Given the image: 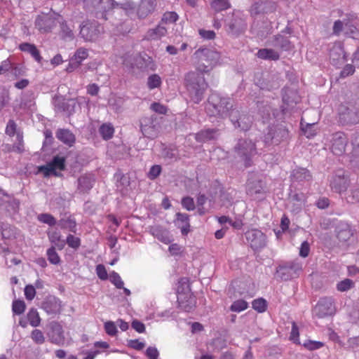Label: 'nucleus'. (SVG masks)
Masks as SVG:
<instances>
[{
    "label": "nucleus",
    "instance_id": "obj_28",
    "mask_svg": "<svg viewBox=\"0 0 359 359\" xmlns=\"http://www.w3.org/2000/svg\"><path fill=\"white\" fill-rule=\"evenodd\" d=\"M337 237L340 242L348 241L353 236V231L350 225L346 222H339L335 228Z\"/></svg>",
    "mask_w": 359,
    "mask_h": 359
},
{
    "label": "nucleus",
    "instance_id": "obj_37",
    "mask_svg": "<svg viewBox=\"0 0 359 359\" xmlns=\"http://www.w3.org/2000/svg\"><path fill=\"white\" fill-rule=\"evenodd\" d=\"M257 56L262 60L276 61L280 58V53L276 49L262 48L258 50Z\"/></svg>",
    "mask_w": 359,
    "mask_h": 359
},
{
    "label": "nucleus",
    "instance_id": "obj_7",
    "mask_svg": "<svg viewBox=\"0 0 359 359\" xmlns=\"http://www.w3.org/2000/svg\"><path fill=\"white\" fill-rule=\"evenodd\" d=\"M339 123L343 126L359 123V109L354 105H341L338 109Z\"/></svg>",
    "mask_w": 359,
    "mask_h": 359
},
{
    "label": "nucleus",
    "instance_id": "obj_5",
    "mask_svg": "<svg viewBox=\"0 0 359 359\" xmlns=\"http://www.w3.org/2000/svg\"><path fill=\"white\" fill-rule=\"evenodd\" d=\"M162 117L156 115L142 117L140 120V131L142 135L148 139L156 138L161 129Z\"/></svg>",
    "mask_w": 359,
    "mask_h": 359
},
{
    "label": "nucleus",
    "instance_id": "obj_10",
    "mask_svg": "<svg viewBox=\"0 0 359 359\" xmlns=\"http://www.w3.org/2000/svg\"><path fill=\"white\" fill-rule=\"evenodd\" d=\"M102 27L95 21H86L80 26V36L86 41H95L99 37Z\"/></svg>",
    "mask_w": 359,
    "mask_h": 359
},
{
    "label": "nucleus",
    "instance_id": "obj_13",
    "mask_svg": "<svg viewBox=\"0 0 359 359\" xmlns=\"http://www.w3.org/2000/svg\"><path fill=\"white\" fill-rule=\"evenodd\" d=\"M334 300L332 297H322L313 309V313L319 318H323L334 313Z\"/></svg>",
    "mask_w": 359,
    "mask_h": 359
},
{
    "label": "nucleus",
    "instance_id": "obj_33",
    "mask_svg": "<svg viewBox=\"0 0 359 359\" xmlns=\"http://www.w3.org/2000/svg\"><path fill=\"white\" fill-rule=\"evenodd\" d=\"M60 28L59 35L62 40L70 41L74 39V26L72 24H68L65 20L60 21Z\"/></svg>",
    "mask_w": 359,
    "mask_h": 359
},
{
    "label": "nucleus",
    "instance_id": "obj_39",
    "mask_svg": "<svg viewBox=\"0 0 359 359\" xmlns=\"http://www.w3.org/2000/svg\"><path fill=\"white\" fill-rule=\"evenodd\" d=\"M0 231L4 240H10L15 236V229L8 224H1Z\"/></svg>",
    "mask_w": 359,
    "mask_h": 359
},
{
    "label": "nucleus",
    "instance_id": "obj_40",
    "mask_svg": "<svg viewBox=\"0 0 359 359\" xmlns=\"http://www.w3.org/2000/svg\"><path fill=\"white\" fill-rule=\"evenodd\" d=\"M49 241L54 243L59 250H62L65 245V241L61 240V234L57 231H53L48 233Z\"/></svg>",
    "mask_w": 359,
    "mask_h": 359
},
{
    "label": "nucleus",
    "instance_id": "obj_9",
    "mask_svg": "<svg viewBox=\"0 0 359 359\" xmlns=\"http://www.w3.org/2000/svg\"><path fill=\"white\" fill-rule=\"evenodd\" d=\"M301 271L302 264L292 261L279 265L276 269V275L282 280H288L297 277Z\"/></svg>",
    "mask_w": 359,
    "mask_h": 359
},
{
    "label": "nucleus",
    "instance_id": "obj_53",
    "mask_svg": "<svg viewBox=\"0 0 359 359\" xmlns=\"http://www.w3.org/2000/svg\"><path fill=\"white\" fill-rule=\"evenodd\" d=\"M252 304V308L259 313L264 312L267 307L266 301L263 298L255 299Z\"/></svg>",
    "mask_w": 359,
    "mask_h": 359
},
{
    "label": "nucleus",
    "instance_id": "obj_42",
    "mask_svg": "<svg viewBox=\"0 0 359 359\" xmlns=\"http://www.w3.org/2000/svg\"><path fill=\"white\" fill-rule=\"evenodd\" d=\"M58 224L61 227V229H68L69 231L73 232V233H76V222L71 218L61 219L59 221Z\"/></svg>",
    "mask_w": 359,
    "mask_h": 359
},
{
    "label": "nucleus",
    "instance_id": "obj_26",
    "mask_svg": "<svg viewBox=\"0 0 359 359\" xmlns=\"http://www.w3.org/2000/svg\"><path fill=\"white\" fill-rule=\"evenodd\" d=\"M177 302L182 310L190 312L196 307V299L191 294H180L177 297Z\"/></svg>",
    "mask_w": 359,
    "mask_h": 359
},
{
    "label": "nucleus",
    "instance_id": "obj_63",
    "mask_svg": "<svg viewBox=\"0 0 359 359\" xmlns=\"http://www.w3.org/2000/svg\"><path fill=\"white\" fill-rule=\"evenodd\" d=\"M162 156L167 160L172 161L177 159V152L171 148H165L162 151Z\"/></svg>",
    "mask_w": 359,
    "mask_h": 359
},
{
    "label": "nucleus",
    "instance_id": "obj_51",
    "mask_svg": "<svg viewBox=\"0 0 359 359\" xmlns=\"http://www.w3.org/2000/svg\"><path fill=\"white\" fill-rule=\"evenodd\" d=\"M48 261L53 264H58L60 262V258L55 250V247H51L47 250L46 252Z\"/></svg>",
    "mask_w": 359,
    "mask_h": 359
},
{
    "label": "nucleus",
    "instance_id": "obj_32",
    "mask_svg": "<svg viewBox=\"0 0 359 359\" xmlns=\"http://www.w3.org/2000/svg\"><path fill=\"white\" fill-rule=\"evenodd\" d=\"M55 136L58 140L69 147H72L75 141L76 137L73 133L69 129L59 128L55 133Z\"/></svg>",
    "mask_w": 359,
    "mask_h": 359
},
{
    "label": "nucleus",
    "instance_id": "obj_60",
    "mask_svg": "<svg viewBox=\"0 0 359 359\" xmlns=\"http://www.w3.org/2000/svg\"><path fill=\"white\" fill-rule=\"evenodd\" d=\"M85 6L88 8H95L99 10L101 3H110L111 0H84Z\"/></svg>",
    "mask_w": 359,
    "mask_h": 359
},
{
    "label": "nucleus",
    "instance_id": "obj_34",
    "mask_svg": "<svg viewBox=\"0 0 359 359\" xmlns=\"http://www.w3.org/2000/svg\"><path fill=\"white\" fill-rule=\"evenodd\" d=\"M178 227L181 229L182 234L186 236L189 232V216L186 213L177 212L175 215Z\"/></svg>",
    "mask_w": 359,
    "mask_h": 359
},
{
    "label": "nucleus",
    "instance_id": "obj_16",
    "mask_svg": "<svg viewBox=\"0 0 359 359\" xmlns=\"http://www.w3.org/2000/svg\"><path fill=\"white\" fill-rule=\"evenodd\" d=\"M330 187L336 193L341 194L346 191L348 187V180L344 170H338L331 176Z\"/></svg>",
    "mask_w": 359,
    "mask_h": 359
},
{
    "label": "nucleus",
    "instance_id": "obj_46",
    "mask_svg": "<svg viewBox=\"0 0 359 359\" xmlns=\"http://www.w3.org/2000/svg\"><path fill=\"white\" fill-rule=\"evenodd\" d=\"M147 83L148 88L150 90H153L154 88L160 87L162 83V81L161 77L158 74H154L148 77Z\"/></svg>",
    "mask_w": 359,
    "mask_h": 359
},
{
    "label": "nucleus",
    "instance_id": "obj_18",
    "mask_svg": "<svg viewBox=\"0 0 359 359\" xmlns=\"http://www.w3.org/2000/svg\"><path fill=\"white\" fill-rule=\"evenodd\" d=\"M330 60L332 65L340 67L347 60L342 44L335 43L330 50Z\"/></svg>",
    "mask_w": 359,
    "mask_h": 359
},
{
    "label": "nucleus",
    "instance_id": "obj_1",
    "mask_svg": "<svg viewBox=\"0 0 359 359\" xmlns=\"http://www.w3.org/2000/svg\"><path fill=\"white\" fill-rule=\"evenodd\" d=\"M203 74L197 70L191 71L187 73L184 77V86L190 100L194 104H199L203 100L208 88V83L205 81Z\"/></svg>",
    "mask_w": 359,
    "mask_h": 359
},
{
    "label": "nucleus",
    "instance_id": "obj_35",
    "mask_svg": "<svg viewBox=\"0 0 359 359\" xmlns=\"http://www.w3.org/2000/svg\"><path fill=\"white\" fill-rule=\"evenodd\" d=\"M257 107L264 123H268L271 119V114L275 116L274 111L271 109V106L265 104L264 102H258Z\"/></svg>",
    "mask_w": 359,
    "mask_h": 359
},
{
    "label": "nucleus",
    "instance_id": "obj_27",
    "mask_svg": "<svg viewBox=\"0 0 359 359\" xmlns=\"http://www.w3.org/2000/svg\"><path fill=\"white\" fill-rule=\"evenodd\" d=\"M88 50L83 48L77 49L74 56L70 59L67 71L69 72H72L74 69L79 67L81 62L88 57Z\"/></svg>",
    "mask_w": 359,
    "mask_h": 359
},
{
    "label": "nucleus",
    "instance_id": "obj_6",
    "mask_svg": "<svg viewBox=\"0 0 359 359\" xmlns=\"http://www.w3.org/2000/svg\"><path fill=\"white\" fill-rule=\"evenodd\" d=\"M289 138L290 131L286 126L282 124L273 125L269 127L268 133L264 135V142L266 146L278 145Z\"/></svg>",
    "mask_w": 359,
    "mask_h": 359
},
{
    "label": "nucleus",
    "instance_id": "obj_30",
    "mask_svg": "<svg viewBox=\"0 0 359 359\" xmlns=\"http://www.w3.org/2000/svg\"><path fill=\"white\" fill-rule=\"evenodd\" d=\"M291 181L298 183L304 182H310L312 180V175L309 170L304 168H297L292 170L290 175Z\"/></svg>",
    "mask_w": 359,
    "mask_h": 359
},
{
    "label": "nucleus",
    "instance_id": "obj_22",
    "mask_svg": "<svg viewBox=\"0 0 359 359\" xmlns=\"http://www.w3.org/2000/svg\"><path fill=\"white\" fill-rule=\"evenodd\" d=\"M156 0H141L137 8V15L139 18L144 19L155 11Z\"/></svg>",
    "mask_w": 359,
    "mask_h": 359
},
{
    "label": "nucleus",
    "instance_id": "obj_38",
    "mask_svg": "<svg viewBox=\"0 0 359 359\" xmlns=\"http://www.w3.org/2000/svg\"><path fill=\"white\" fill-rule=\"evenodd\" d=\"M160 23L154 29H150L147 33V38L149 40H158L165 36L167 29Z\"/></svg>",
    "mask_w": 359,
    "mask_h": 359
},
{
    "label": "nucleus",
    "instance_id": "obj_20",
    "mask_svg": "<svg viewBox=\"0 0 359 359\" xmlns=\"http://www.w3.org/2000/svg\"><path fill=\"white\" fill-rule=\"evenodd\" d=\"M55 26V19L47 15H39L35 20V27L41 33L50 32Z\"/></svg>",
    "mask_w": 359,
    "mask_h": 359
},
{
    "label": "nucleus",
    "instance_id": "obj_64",
    "mask_svg": "<svg viewBox=\"0 0 359 359\" xmlns=\"http://www.w3.org/2000/svg\"><path fill=\"white\" fill-rule=\"evenodd\" d=\"M355 65L351 64L346 65L343 69L341 71L339 77L344 79L350 75L353 74V73L355 72Z\"/></svg>",
    "mask_w": 359,
    "mask_h": 359
},
{
    "label": "nucleus",
    "instance_id": "obj_2",
    "mask_svg": "<svg viewBox=\"0 0 359 359\" xmlns=\"http://www.w3.org/2000/svg\"><path fill=\"white\" fill-rule=\"evenodd\" d=\"M234 108V101L230 97L215 91L212 92L208 97L206 109L210 116L222 119L229 118Z\"/></svg>",
    "mask_w": 359,
    "mask_h": 359
},
{
    "label": "nucleus",
    "instance_id": "obj_21",
    "mask_svg": "<svg viewBox=\"0 0 359 359\" xmlns=\"http://www.w3.org/2000/svg\"><path fill=\"white\" fill-rule=\"evenodd\" d=\"M76 102L74 100L57 98L54 101L55 109L57 111L66 113L68 116L74 113Z\"/></svg>",
    "mask_w": 359,
    "mask_h": 359
},
{
    "label": "nucleus",
    "instance_id": "obj_59",
    "mask_svg": "<svg viewBox=\"0 0 359 359\" xmlns=\"http://www.w3.org/2000/svg\"><path fill=\"white\" fill-rule=\"evenodd\" d=\"M323 343L318 341L306 340L303 346L309 351H313L320 348L323 346Z\"/></svg>",
    "mask_w": 359,
    "mask_h": 359
},
{
    "label": "nucleus",
    "instance_id": "obj_43",
    "mask_svg": "<svg viewBox=\"0 0 359 359\" xmlns=\"http://www.w3.org/2000/svg\"><path fill=\"white\" fill-rule=\"evenodd\" d=\"M27 319L32 327H38L41 323V318L36 309H31L27 313Z\"/></svg>",
    "mask_w": 359,
    "mask_h": 359
},
{
    "label": "nucleus",
    "instance_id": "obj_17",
    "mask_svg": "<svg viewBox=\"0 0 359 359\" xmlns=\"http://www.w3.org/2000/svg\"><path fill=\"white\" fill-rule=\"evenodd\" d=\"M347 144L348 137L344 132L338 131L332 134L331 150L334 155H342L345 152Z\"/></svg>",
    "mask_w": 359,
    "mask_h": 359
},
{
    "label": "nucleus",
    "instance_id": "obj_24",
    "mask_svg": "<svg viewBox=\"0 0 359 359\" xmlns=\"http://www.w3.org/2000/svg\"><path fill=\"white\" fill-rule=\"evenodd\" d=\"M220 135L217 128H204L197 133L195 139L197 142L203 143L217 140Z\"/></svg>",
    "mask_w": 359,
    "mask_h": 359
},
{
    "label": "nucleus",
    "instance_id": "obj_23",
    "mask_svg": "<svg viewBox=\"0 0 359 359\" xmlns=\"http://www.w3.org/2000/svg\"><path fill=\"white\" fill-rule=\"evenodd\" d=\"M149 233L161 242L168 244L172 241V236L169 231L160 225L151 226L149 227Z\"/></svg>",
    "mask_w": 359,
    "mask_h": 359
},
{
    "label": "nucleus",
    "instance_id": "obj_12",
    "mask_svg": "<svg viewBox=\"0 0 359 359\" xmlns=\"http://www.w3.org/2000/svg\"><path fill=\"white\" fill-rule=\"evenodd\" d=\"M229 119L236 128L243 131L248 130L252 124V117L250 115L236 108L231 111Z\"/></svg>",
    "mask_w": 359,
    "mask_h": 359
},
{
    "label": "nucleus",
    "instance_id": "obj_52",
    "mask_svg": "<svg viewBox=\"0 0 359 359\" xmlns=\"http://www.w3.org/2000/svg\"><path fill=\"white\" fill-rule=\"evenodd\" d=\"M31 339L35 344L39 345H41L45 342V337L43 333L38 329L32 330L31 332Z\"/></svg>",
    "mask_w": 359,
    "mask_h": 359
},
{
    "label": "nucleus",
    "instance_id": "obj_61",
    "mask_svg": "<svg viewBox=\"0 0 359 359\" xmlns=\"http://www.w3.org/2000/svg\"><path fill=\"white\" fill-rule=\"evenodd\" d=\"M182 207L188 211L195 209V203L194 199L190 196L183 197L181 201Z\"/></svg>",
    "mask_w": 359,
    "mask_h": 359
},
{
    "label": "nucleus",
    "instance_id": "obj_50",
    "mask_svg": "<svg viewBox=\"0 0 359 359\" xmlns=\"http://www.w3.org/2000/svg\"><path fill=\"white\" fill-rule=\"evenodd\" d=\"M248 303L243 299H238L232 303L230 310L234 312H241L248 308Z\"/></svg>",
    "mask_w": 359,
    "mask_h": 359
},
{
    "label": "nucleus",
    "instance_id": "obj_8",
    "mask_svg": "<svg viewBox=\"0 0 359 359\" xmlns=\"http://www.w3.org/2000/svg\"><path fill=\"white\" fill-rule=\"evenodd\" d=\"M247 26L243 15L236 13L233 14L231 19L226 23L225 27L229 36L237 37L245 32Z\"/></svg>",
    "mask_w": 359,
    "mask_h": 359
},
{
    "label": "nucleus",
    "instance_id": "obj_19",
    "mask_svg": "<svg viewBox=\"0 0 359 359\" xmlns=\"http://www.w3.org/2000/svg\"><path fill=\"white\" fill-rule=\"evenodd\" d=\"M50 331L48 333L50 341L57 346H62L65 341L64 330L62 325L55 321L49 324Z\"/></svg>",
    "mask_w": 359,
    "mask_h": 359
},
{
    "label": "nucleus",
    "instance_id": "obj_4",
    "mask_svg": "<svg viewBox=\"0 0 359 359\" xmlns=\"http://www.w3.org/2000/svg\"><path fill=\"white\" fill-rule=\"evenodd\" d=\"M234 152L248 168L252 165V157L257 154L256 145L250 140L239 139L234 146Z\"/></svg>",
    "mask_w": 359,
    "mask_h": 359
},
{
    "label": "nucleus",
    "instance_id": "obj_56",
    "mask_svg": "<svg viewBox=\"0 0 359 359\" xmlns=\"http://www.w3.org/2000/svg\"><path fill=\"white\" fill-rule=\"evenodd\" d=\"M109 280L118 289L123 288V281L118 273L112 271L109 274Z\"/></svg>",
    "mask_w": 359,
    "mask_h": 359
},
{
    "label": "nucleus",
    "instance_id": "obj_54",
    "mask_svg": "<svg viewBox=\"0 0 359 359\" xmlns=\"http://www.w3.org/2000/svg\"><path fill=\"white\" fill-rule=\"evenodd\" d=\"M140 61H142L144 62V64H141L140 62H138V67L140 68V69H151V70H154L155 69V65L153 63V61H152V59L147 56V58L145 57H140L139 58Z\"/></svg>",
    "mask_w": 359,
    "mask_h": 359
},
{
    "label": "nucleus",
    "instance_id": "obj_57",
    "mask_svg": "<svg viewBox=\"0 0 359 359\" xmlns=\"http://www.w3.org/2000/svg\"><path fill=\"white\" fill-rule=\"evenodd\" d=\"M66 243L69 247L76 250L81 245V239L79 237L69 234L67 237Z\"/></svg>",
    "mask_w": 359,
    "mask_h": 359
},
{
    "label": "nucleus",
    "instance_id": "obj_58",
    "mask_svg": "<svg viewBox=\"0 0 359 359\" xmlns=\"http://www.w3.org/2000/svg\"><path fill=\"white\" fill-rule=\"evenodd\" d=\"M25 309V304L22 300H15L13 302L12 310L15 314L20 315Z\"/></svg>",
    "mask_w": 359,
    "mask_h": 359
},
{
    "label": "nucleus",
    "instance_id": "obj_45",
    "mask_svg": "<svg viewBox=\"0 0 359 359\" xmlns=\"http://www.w3.org/2000/svg\"><path fill=\"white\" fill-rule=\"evenodd\" d=\"M211 7L216 12H220L228 9L230 7V3L228 0H213L211 2Z\"/></svg>",
    "mask_w": 359,
    "mask_h": 359
},
{
    "label": "nucleus",
    "instance_id": "obj_41",
    "mask_svg": "<svg viewBox=\"0 0 359 359\" xmlns=\"http://www.w3.org/2000/svg\"><path fill=\"white\" fill-rule=\"evenodd\" d=\"M99 133L105 140H110L114 133V128L111 123H104L99 128Z\"/></svg>",
    "mask_w": 359,
    "mask_h": 359
},
{
    "label": "nucleus",
    "instance_id": "obj_48",
    "mask_svg": "<svg viewBox=\"0 0 359 359\" xmlns=\"http://www.w3.org/2000/svg\"><path fill=\"white\" fill-rule=\"evenodd\" d=\"M354 285L355 283L352 280L345 278L337 284V290L339 292H346L353 288Z\"/></svg>",
    "mask_w": 359,
    "mask_h": 359
},
{
    "label": "nucleus",
    "instance_id": "obj_29",
    "mask_svg": "<svg viewBox=\"0 0 359 359\" xmlns=\"http://www.w3.org/2000/svg\"><path fill=\"white\" fill-rule=\"evenodd\" d=\"M95 179L91 174H85L78 178L77 189L80 193H88L93 187Z\"/></svg>",
    "mask_w": 359,
    "mask_h": 359
},
{
    "label": "nucleus",
    "instance_id": "obj_62",
    "mask_svg": "<svg viewBox=\"0 0 359 359\" xmlns=\"http://www.w3.org/2000/svg\"><path fill=\"white\" fill-rule=\"evenodd\" d=\"M106 333L109 336H115L117 333V328L113 321H107L104 325Z\"/></svg>",
    "mask_w": 359,
    "mask_h": 359
},
{
    "label": "nucleus",
    "instance_id": "obj_14",
    "mask_svg": "<svg viewBox=\"0 0 359 359\" xmlns=\"http://www.w3.org/2000/svg\"><path fill=\"white\" fill-rule=\"evenodd\" d=\"M245 238L254 251H260L266 245V237L260 230L251 229L245 233Z\"/></svg>",
    "mask_w": 359,
    "mask_h": 359
},
{
    "label": "nucleus",
    "instance_id": "obj_15",
    "mask_svg": "<svg viewBox=\"0 0 359 359\" xmlns=\"http://www.w3.org/2000/svg\"><path fill=\"white\" fill-rule=\"evenodd\" d=\"M277 4L271 0L258 1L250 6L249 12L252 17L273 13L276 11Z\"/></svg>",
    "mask_w": 359,
    "mask_h": 359
},
{
    "label": "nucleus",
    "instance_id": "obj_25",
    "mask_svg": "<svg viewBox=\"0 0 359 359\" xmlns=\"http://www.w3.org/2000/svg\"><path fill=\"white\" fill-rule=\"evenodd\" d=\"M42 309L48 314H57L61 310V302L54 296H49L43 302Z\"/></svg>",
    "mask_w": 359,
    "mask_h": 359
},
{
    "label": "nucleus",
    "instance_id": "obj_55",
    "mask_svg": "<svg viewBox=\"0 0 359 359\" xmlns=\"http://www.w3.org/2000/svg\"><path fill=\"white\" fill-rule=\"evenodd\" d=\"M16 142L13 145V151L21 154L24 151L23 136L20 133H16Z\"/></svg>",
    "mask_w": 359,
    "mask_h": 359
},
{
    "label": "nucleus",
    "instance_id": "obj_49",
    "mask_svg": "<svg viewBox=\"0 0 359 359\" xmlns=\"http://www.w3.org/2000/svg\"><path fill=\"white\" fill-rule=\"evenodd\" d=\"M178 18L179 16L176 12H165L161 18V22L165 24H172L175 23L178 20Z\"/></svg>",
    "mask_w": 359,
    "mask_h": 359
},
{
    "label": "nucleus",
    "instance_id": "obj_36",
    "mask_svg": "<svg viewBox=\"0 0 359 359\" xmlns=\"http://www.w3.org/2000/svg\"><path fill=\"white\" fill-rule=\"evenodd\" d=\"M19 48L22 52L29 53L37 62L41 63L43 58L40 55L39 50L34 44L22 43L20 44Z\"/></svg>",
    "mask_w": 359,
    "mask_h": 359
},
{
    "label": "nucleus",
    "instance_id": "obj_11",
    "mask_svg": "<svg viewBox=\"0 0 359 359\" xmlns=\"http://www.w3.org/2000/svg\"><path fill=\"white\" fill-rule=\"evenodd\" d=\"M57 170H65V158L64 157L55 156L50 162L39 167V171L42 172L45 177L50 175L62 177V174L57 172Z\"/></svg>",
    "mask_w": 359,
    "mask_h": 359
},
{
    "label": "nucleus",
    "instance_id": "obj_3",
    "mask_svg": "<svg viewBox=\"0 0 359 359\" xmlns=\"http://www.w3.org/2000/svg\"><path fill=\"white\" fill-rule=\"evenodd\" d=\"M194 55L198 61L196 70L201 73L209 72L220 58L219 52L208 48H200L195 51Z\"/></svg>",
    "mask_w": 359,
    "mask_h": 359
},
{
    "label": "nucleus",
    "instance_id": "obj_47",
    "mask_svg": "<svg viewBox=\"0 0 359 359\" xmlns=\"http://www.w3.org/2000/svg\"><path fill=\"white\" fill-rule=\"evenodd\" d=\"M37 219L43 224H46L50 226H55L57 223L55 218L49 213H41L37 216Z\"/></svg>",
    "mask_w": 359,
    "mask_h": 359
},
{
    "label": "nucleus",
    "instance_id": "obj_31",
    "mask_svg": "<svg viewBox=\"0 0 359 359\" xmlns=\"http://www.w3.org/2000/svg\"><path fill=\"white\" fill-rule=\"evenodd\" d=\"M270 45L276 48L277 50L287 51L292 49V44L290 40L283 35L273 36Z\"/></svg>",
    "mask_w": 359,
    "mask_h": 359
},
{
    "label": "nucleus",
    "instance_id": "obj_44",
    "mask_svg": "<svg viewBox=\"0 0 359 359\" xmlns=\"http://www.w3.org/2000/svg\"><path fill=\"white\" fill-rule=\"evenodd\" d=\"M262 191L261 182H252L248 183L247 194L252 196L255 194H260Z\"/></svg>",
    "mask_w": 359,
    "mask_h": 359
}]
</instances>
